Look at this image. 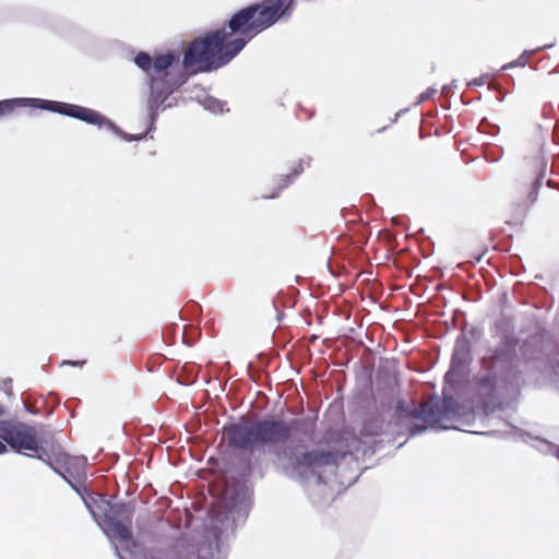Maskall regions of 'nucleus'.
<instances>
[{
	"mask_svg": "<svg viewBox=\"0 0 559 559\" xmlns=\"http://www.w3.org/2000/svg\"><path fill=\"white\" fill-rule=\"evenodd\" d=\"M295 0H262L235 12L222 28L190 43L183 67L207 72L229 63L258 34L289 14Z\"/></svg>",
	"mask_w": 559,
	"mask_h": 559,
	"instance_id": "f257e3e1",
	"label": "nucleus"
},
{
	"mask_svg": "<svg viewBox=\"0 0 559 559\" xmlns=\"http://www.w3.org/2000/svg\"><path fill=\"white\" fill-rule=\"evenodd\" d=\"M295 430L311 438L316 431V419L294 418L285 421L271 416L254 421L245 420L225 426L223 436L228 447L252 452L264 448L277 449L286 444Z\"/></svg>",
	"mask_w": 559,
	"mask_h": 559,
	"instance_id": "f03ea898",
	"label": "nucleus"
},
{
	"mask_svg": "<svg viewBox=\"0 0 559 559\" xmlns=\"http://www.w3.org/2000/svg\"><path fill=\"white\" fill-rule=\"evenodd\" d=\"M134 62L146 73L148 79L147 108L151 126H153L158 116V108L186 82V75L178 56L173 52L156 55L153 58L147 52L140 51L135 56ZM151 129L152 127H150Z\"/></svg>",
	"mask_w": 559,
	"mask_h": 559,
	"instance_id": "7ed1b4c3",
	"label": "nucleus"
},
{
	"mask_svg": "<svg viewBox=\"0 0 559 559\" xmlns=\"http://www.w3.org/2000/svg\"><path fill=\"white\" fill-rule=\"evenodd\" d=\"M0 438L14 451L39 459L53 441L50 432L22 421H0Z\"/></svg>",
	"mask_w": 559,
	"mask_h": 559,
	"instance_id": "20e7f679",
	"label": "nucleus"
},
{
	"mask_svg": "<svg viewBox=\"0 0 559 559\" xmlns=\"http://www.w3.org/2000/svg\"><path fill=\"white\" fill-rule=\"evenodd\" d=\"M32 106L80 119L91 124H103L105 118L96 110L79 105L37 98H10L0 100V118L11 116L16 109Z\"/></svg>",
	"mask_w": 559,
	"mask_h": 559,
	"instance_id": "39448f33",
	"label": "nucleus"
},
{
	"mask_svg": "<svg viewBox=\"0 0 559 559\" xmlns=\"http://www.w3.org/2000/svg\"><path fill=\"white\" fill-rule=\"evenodd\" d=\"M277 459L285 462V469L290 474L302 475L305 472H313L317 468L333 463L334 455L331 451L321 449L305 450L304 445L294 444L283 447L275 451Z\"/></svg>",
	"mask_w": 559,
	"mask_h": 559,
	"instance_id": "423d86ee",
	"label": "nucleus"
},
{
	"mask_svg": "<svg viewBox=\"0 0 559 559\" xmlns=\"http://www.w3.org/2000/svg\"><path fill=\"white\" fill-rule=\"evenodd\" d=\"M39 460L47 463L72 487H75V484H81L86 476V457L66 453L55 440L50 442L48 452H43L39 455Z\"/></svg>",
	"mask_w": 559,
	"mask_h": 559,
	"instance_id": "0eeeda50",
	"label": "nucleus"
},
{
	"mask_svg": "<svg viewBox=\"0 0 559 559\" xmlns=\"http://www.w3.org/2000/svg\"><path fill=\"white\" fill-rule=\"evenodd\" d=\"M397 412L412 436L426 430L427 427L436 426L444 417L443 409L435 399L424 401L412 408L400 404Z\"/></svg>",
	"mask_w": 559,
	"mask_h": 559,
	"instance_id": "6e6552de",
	"label": "nucleus"
},
{
	"mask_svg": "<svg viewBox=\"0 0 559 559\" xmlns=\"http://www.w3.org/2000/svg\"><path fill=\"white\" fill-rule=\"evenodd\" d=\"M133 509L128 504H118L105 513L103 519V530L109 538H114L121 544L132 540L131 530Z\"/></svg>",
	"mask_w": 559,
	"mask_h": 559,
	"instance_id": "1a4fd4ad",
	"label": "nucleus"
},
{
	"mask_svg": "<svg viewBox=\"0 0 559 559\" xmlns=\"http://www.w3.org/2000/svg\"><path fill=\"white\" fill-rule=\"evenodd\" d=\"M530 169L533 171L532 176H525V183L528 185V193L522 201V205L528 207L535 203L538 197V190L542 187L544 173L542 170V160L535 159L531 163Z\"/></svg>",
	"mask_w": 559,
	"mask_h": 559,
	"instance_id": "9d476101",
	"label": "nucleus"
},
{
	"mask_svg": "<svg viewBox=\"0 0 559 559\" xmlns=\"http://www.w3.org/2000/svg\"><path fill=\"white\" fill-rule=\"evenodd\" d=\"M310 162L311 159L309 157L300 158L294 162L289 168V173L280 175L275 179L276 192L267 195V198H275L283 189L289 187L294 180L305 171L306 168L310 167Z\"/></svg>",
	"mask_w": 559,
	"mask_h": 559,
	"instance_id": "9b49d317",
	"label": "nucleus"
},
{
	"mask_svg": "<svg viewBox=\"0 0 559 559\" xmlns=\"http://www.w3.org/2000/svg\"><path fill=\"white\" fill-rule=\"evenodd\" d=\"M530 60V55L524 52L522 53L516 61L510 62L506 64L503 69L513 68V67H524Z\"/></svg>",
	"mask_w": 559,
	"mask_h": 559,
	"instance_id": "f8f14e48",
	"label": "nucleus"
},
{
	"mask_svg": "<svg viewBox=\"0 0 559 559\" xmlns=\"http://www.w3.org/2000/svg\"><path fill=\"white\" fill-rule=\"evenodd\" d=\"M437 92L433 87H428L425 92H423L418 97V103H424L428 100L432 95Z\"/></svg>",
	"mask_w": 559,
	"mask_h": 559,
	"instance_id": "ddd939ff",
	"label": "nucleus"
},
{
	"mask_svg": "<svg viewBox=\"0 0 559 559\" xmlns=\"http://www.w3.org/2000/svg\"><path fill=\"white\" fill-rule=\"evenodd\" d=\"M486 83V78L475 79L469 85H484Z\"/></svg>",
	"mask_w": 559,
	"mask_h": 559,
	"instance_id": "4468645a",
	"label": "nucleus"
},
{
	"mask_svg": "<svg viewBox=\"0 0 559 559\" xmlns=\"http://www.w3.org/2000/svg\"><path fill=\"white\" fill-rule=\"evenodd\" d=\"M453 402H454V401H453V399H452V397H444V399H443V402H442L443 407H444V408H449Z\"/></svg>",
	"mask_w": 559,
	"mask_h": 559,
	"instance_id": "2eb2a0df",
	"label": "nucleus"
},
{
	"mask_svg": "<svg viewBox=\"0 0 559 559\" xmlns=\"http://www.w3.org/2000/svg\"><path fill=\"white\" fill-rule=\"evenodd\" d=\"M144 135H126L124 139L128 140V141H138V140H141L143 139Z\"/></svg>",
	"mask_w": 559,
	"mask_h": 559,
	"instance_id": "dca6fc26",
	"label": "nucleus"
},
{
	"mask_svg": "<svg viewBox=\"0 0 559 559\" xmlns=\"http://www.w3.org/2000/svg\"><path fill=\"white\" fill-rule=\"evenodd\" d=\"M7 452V445L3 443V440L0 438V454Z\"/></svg>",
	"mask_w": 559,
	"mask_h": 559,
	"instance_id": "f3484780",
	"label": "nucleus"
},
{
	"mask_svg": "<svg viewBox=\"0 0 559 559\" xmlns=\"http://www.w3.org/2000/svg\"><path fill=\"white\" fill-rule=\"evenodd\" d=\"M555 455L559 460V447L557 448Z\"/></svg>",
	"mask_w": 559,
	"mask_h": 559,
	"instance_id": "a211bd4d",
	"label": "nucleus"
},
{
	"mask_svg": "<svg viewBox=\"0 0 559 559\" xmlns=\"http://www.w3.org/2000/svg\"><path fill=\"white\" fill-rule=\"evenodd\" d=\"M3 414V409L2 407L0 406V416Z\"/></svg>",
	"mask_w": 559,
	"mask_h": 559,
	"instance_id": "6ab92c4d",
	"label": "nucleus"
}]
</instances>
